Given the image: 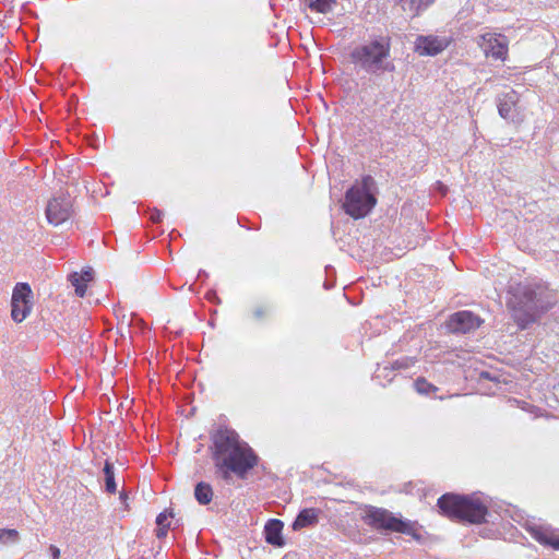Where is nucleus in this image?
<instances>
[{
  "mask_svg": "<svg viewBox=\"0 0 559 559\" xmlns=\"http://www.w3.org/2000/svg\"><path fill=\"white\" fill-rule=\"evenodd\" d=\"M194 498L200 504H209L213 499L212 486L204 481L198 483L194 488Z\"/></svg>",
  "mask_w": 559,
  "mask_h": 559,
  "instance_id": "f3484780",
  "label": "nucleus"
},
{
  "mask_svg": "<svg viewBox=\"0 0 559 559\" xmlns=\"http://www.w3.org/2000/svg\"><path fill=\"white\" fill-rule=\"evenodd\" d=\"M404 11L417 15L421 10L427 9L435 0H396Z\"/></svg>",
  "mask_w": 559,
  "mask_h": 559,
  "instance_id": "a211bd4d",
  "label": "nucleus"
},
{
  "mask_svg": "<svg viewBox=\"0 0 559 559\" xmlns=\"http://www.w3.org/2000/svg\"><path fill=\"white\" fill-rule=\"evenodd\" d=\"M49 552H50V556L52 559H59L60 558V549L55 546V545H50L49 546Z\"/></svg>",
  "mask_w": 559,
  "mask_h": 559,
  "instance_id": "a878e982",
  "label": "nucleus"
},
{
  "mask_svg": "<svg viewBox=\"0 0 559 559\" xmlns=\"http://www.w3.org/2000/svg\"><path fill=\"white\" fill-rule=\"evenodd\" d=\"M545 290L531 285L519 286L509 301L512 310V318L521 329L535 322L540 312L548 310L551 302L545 300Z\"/></svg>",
  "mask_w": 559,
  "mask_h": 559,
  "instance_id": "f03ea898",
  "label": "nucleus"
},
{
  "mask_svg": "<svg viewBox=\"0 0 559 559\" xmlns=\"http://www.w3.org/2000/svg\"><path fill=\"white\" fill-rule=\"evenodd\" d=\"M205 271H202V273L198 274V277L204 276Z\"/></svg>",
  "mask_w": 559,
  "mask_h": 559,
  "instance_id": "473e14b6",
  "label": "nucleus"
},
{
  "mask_svg": "<svg viewBox=\"0 0 559 559\" xmlns=\"http://www.w3.org/2000/svg\"><path fill=\"white\" fill-rule=\"evenodd\" d=\"M389 56L390 45L379 40L359 46L352 52V59L357 66L376 75L394 71V64L388 60Z\"/></svg>",
  "mask_w": 559,
  "mask_h": 559,
  "instance_id": "20e7f679",
  "label": "nucleus"
},
{
  "mask_svg": "<svg viewBox=\"0 0 559 559\" xmlns=\"http://www.w3.org/2000/svg\"><path fill=\"white\" fill-rule=\"evenodd\" d=\"M309 9L319 13H328L332 11L335 3L334 0H306Z\"/></svg>",
  "mask_w": 559,
  "mask_h": 559,
  "instance_id": "aec40b11",
  "label": "nucleus"
},
{
  "mask_svg": "<svg viewBox=\"0 0 559 559\" xmlns=\"http://www.w3.org/2000/svg\"><path fill=\"white\" fill-rule=\"evenodd\" d=\"M167 528L166 526H158L157 531H156V536L157 538H163L167 535Z\"/></svg>",
  "mask_w": 559,
  "mask_h": 559,
  "instance_id": "bb28decb",
  "label": "nucleus"
},
{
  "mask_svg": "<svg viewBox=\"0 0 559 559\" xmlns=\"http://www.w3.org/2000/svg\"><path fill=\"white\" fill-rule=\"evenodd\" d=\"M319 510L317 509H304L301 510L295 521L293 522V530L299 531L304 527L312 526L318 523Z\"/></svg>",
  "mask_w": 559,
  "mask_h": 559,
  "instance_id": "2eb2a0df",
  "label": "nucleus"
},
{
  "mask_svg": "<svg viewBox=\"0 0 559 559\" xmlns=\"http://www.w3.org/2000/svg\"><path fill=\"white\" fill-rule=\"evenodd\" d=\"M162 217H163V212L157 210V209H154L152 212H151V217L150 219L153 222V223H159L162 221Z\"/></svg>",
  "mask_w": 559,
  "mask_h": 559,
  "instance_id": "393cba45",
  "label": "nucleus"
},
{
  "mask_svg": "<svg viewBox=\"0 0 559 559\" xmlns=\"http://www.w3.org/2000/svg\"><path fill=\"white\" fill-rule=\"evenodd\" d=\"M481 323L483 320L478 316L464 310L453 313L449 318L447 326L452 333L466 334L479 328Z\"/></svg>",
  "mask_w": 559,
  "mask_h": 559,
  "instance_id": "9d476101",
  "label": "nucleus"
},
{
  "mask_svg": "<svg viewBox=\"0 0 559 559\" xmlns=\"http://www.w3.org/2000/svg\"><path fill=\"white\" fill-rule=\"evenodd\" d=\"M498 111L501 118L513 123L521 122V116L519 110V94L511 90L506 93H501L496 98Z\"/></svg>",
  "mask_w": 559,
  "mask_h": 559,
  "instance_id": "1a4fd4ad",
  "label": "nucleus"
},
{
  "mask_svg": "<svg viewBox=\"0 0 559 559\" xmlns=\"http://www.w3.org/2000/svg\"><path fill=\"white\" fill-rule=\"evenodd\" d=\"M20 539V534L14 528H0V544L9 545L15 544Z\"/></svg>",
  "mask_w": 559,
  "mask_h": 559,
  "instance_id": "4be33fe9",
  "label": "nucleus"
},
{
  "mask_svg": "<svg viewBox=\"0 0 559 559\" xmlns=\"http://www.w3.org/2000/svg\"><path fill=\"white\" fill-rule=\"evenodd\" d=\"M449 45L445 37L433 35H420L415 41V51L420 56H436L442 52Z\"/></svg>",
  "mask_w": 559,
  "mask_h": 559,
  "instance_id": "f8f14e48",
  "label": "nucleus"
},
{
  "mask_svg": "<svg viewBox=\"0 0 559 559\" xmlns=\"http://www.w3.org/2000/svg\"><path fill=\"white\" fill-rule=\"evenodd\" d=\"M212 442L216 475L227 484L233 480V475L246 479L259 462L252 448L233 429L218 428L212 436Z\"/></svg>",
  "mask_w": 559,
  "mask_h": 559,
  "instance_id": "f257e3e1",
  "label": "nucleus"
},
{
  "mask_svg": "<svg viewBox=\"0 0 559 559\" xmlns=\"http://www.w3.org/2000/svg\"><path fill=\"white\" fill-rule=\"evenodd\" d=\"M173 516H174L173 511H169V512L165 511V512L159 513L156 518L157 526L169 527V523H166V521L168 520V518H173Z\"/></svg>",
  "mask_w": 559,
  "mask_h": 559,
  "instance_id": "5701e85b",
  "label": "nucleus"
},
{
  "mask_svg": "<svg viewBox=\"0 0 559 559\" xmlns=\"http://www.w3.org/2000/svg\"><path fill=\"white\" fill-rule=\"evenodd\" d=\"M414 386L416 391L421 395H430L439 390L435 384L428 382L423 377L416 379V381L414 382Z\"/></svg>",
  "mask_w": 559,
  "mask_h": 559,
  "instance_id": "412c9836",
  "label": "nucleus"
},
{
  "mask_svg": "<svg viewBox=\"0 0 559 559\" xmlns=\"http://www.w3.org/2000/svg\"><path fill=\"white\" fill-rule=\"evenodd\" d=\"M362 521L376 530H384L411 535L419 540L417 523L395 516L391 511L373 506H366Z\"/></svg>",
  "mask_w": 559,
  "mask_h": 559,
  "instance_id": "423d86ee",
  "label": "nucleus"
},
{
  "mask_svg": "<svg viewBox=\"0 0 559 559\" xmlns=\"http://www.w3.org/2000/svg\"><path fill=\"white\" fill-rule=\"evenodd\" d=\"M126 498H127L126 493H124V492H120V499H121L122 501H124V499H126Z\"/></svg>",
  "mask_w": 559,
  "mask_h": 559,
  "instance_id": "c756f323",
  "label": "nucleus"
},
{
  "mask_svg": "<svg viewBox=\"0 0 559 559\" xmlns=\"http://www.w3.org/2000/svg\"><path fill=\"white\" fill-rule=\"evenodd\" d=\"M374 188L376 181L369 175L362 177L359 183L352 186L345 194V213L355 219L367 216L377 203Z\"/></svg>",
  "mask_w": 559,
  "mask_h": 559,
  "instance_id": "39448f33",
  "label": "nucleus"
},
{
  "mask_svg": "<svg viewBox=\"0 0 559 559\" xmlns=\"http://www.w3.org/2000/svg\"><path fill=\"white\" fill-rule=\"evenodd\" d=\"M32 289L27 283H17L13 289L11 298V317L20 323L29 314Z\"/></svg>",
  "mask_w": 559,
  "mask_h": 559,
  "instance_id": "0eeeda50",
  "label": "nucleus"
},
{
  "mask_svg": "<svg viewBox=\"0 0 559 559\" xmlns=\"http://www.w3.org/2000/svg\"><path fill=\"white\" fill-rule=\"evenodd\" d=\"M205 271H202V273L198 274V277L204 276Z\"/></svg>",
  "mask_w": 559,
  "mask_h": 559,
  "instance_id": "7c9ffc66",
  "label": "nucleus"
},
{
  "mask_svg": "<svg viewBox=\"0 0 559 559\" xmlns=\"http://www.w3.org/2000/svg\"><path fill=\"white\" fill-rule=\"evenodd\" d=\"M205 271H202V273L198 274V277L204 276Z\"/></svg>",
  "mask_w": 559,
  "mask_h": 559,
  "instance_id": "2f4dec72",
  "label": "nucleus"
},
{
  "mask_svg": "<svg viewBox=\"0 0 559 559\" xmlns=\"http://www.w3.org/2000/svg\"><path fill=\"white\" fill-rule=\"evenodd\" d=\"M105 476V488L109 493H115L117 491V485L115 481V467L114 464L109 461L105 462L104 468Z\"/></svg>",
  "mask_w": 559,
  "mask_h": 559,
  "instance_id": "6ab92c4d",
  "label": "nucleus"
},
{
  "mask_svg": "<svg viewBox=\"0 0 559 559\" xmlns=\"http://www.w3.org/2000/svg\"><path fill=\"white\" fill-rule=\"evenodd\" d=\"M207 298H209L210 300H213V299L218 300V298H217V296H216L215 292H209V293H207Z\"/></svg>",
  "mask_w": 559,
  "mask_h": 559,
  "instance_id": "c85d7f7f",
  "label": "nucleus"
},
{
  "mask_svg": "<svg viewBox=\"0 0 559 559\" xmlns=\"http://www.w3.org/2000/svg\"><path fill=\"white\" fill-rule=\"evenodd\" d=\"M284 524L281 520H269L264 526L265 540L275 547H283L285 540L282 536Z\"/></svg>",
  "mask_w": 559,
  "mask_h": 559,
  "instance_id": "4468645a",
  "label": "nucleus"
},
{
  "mask_svg": "<svg viewBox=\"0 0 559 559\" xmlns=\"http://www.w3.org/2000/svg\"><path fill=\"white\" fill-rule=\"evenodd\" d=\"M73 213L72 201L69 197H55L48 201L46 206V217L49 224L59 226L68 221Z\"/></svg>",
  "mask_w": 559,
  "mask_h": 559,
  "instance_id": "6e6552de",
  "label": "nucleus"
},
{
  "mask_svg": "<svg viewBox=\"0 0 559 559\" xmlns=\"http://www.w3.org/2000/svg\"><path fill=\"white\" fill-rule=\"evenodd\" d=\"M441 513L452 520L481 523L488 513L487 507L479 500L455 493H444L438 499Z\"/></svg>",
  "mask_w": 559,
  "mask_h": 559,
  "instance_id": "7ed1b4c3",
  "label": "nucleus"
},
{
  "mask_svg": "<svg viewBox=\"0 0 559 559\" xmlns=\"http://www.w3.org/2000/svg\"><path fill=\"white\" fill-rule=\"evenodd\" d=\"M93 269L88 267L86 270H83L81 274L73 273L69 276V281L71 284L75 287V293L78 296L83 297L86 290V286L83 283L91 282L93 280Z\"/></svg>",
  "mask_w": 559,
  "mask_h": 559,
  "instance_id": "dca6fc26",
  "label": "nucleus"
},
{
  "mask_svg": "<svg viewBox=\"0 0 559 559\" xmlns=\"http://www.w3.org/2000/svg\"><path fill=\"white\" fill-rule=\"evenodd\" d=\"M528 532L544 546L551 547L552 549H559V530L552 528L549 525H537L531 524L527 526Z\"/></svg>",
  "mask_w": 559,
  "mask_h": 559,
  "instance_id": "ddd939ff",
  "label": "nucleus"
},
{
  "mask_svg": "<svg viewBox=\"0 0 559 559\" xmlns=\"http://www.w3.org/2000/svg\"><path fill=\"white\" fill-rule=\"evenodd\" d=\"M479 46L487 57L504 59L508 52V45L504 36L486 33L480 36Z\"/></svg>",
  "mask_w": 559,
  "mask_h": 559,
  "instance_id": "9b49d317",
  "label": "nucleus"
},
{
  "mask_svg": "<svg viewBox=\"0 0 559 559\" xmlns=\"http://www.w3.org/2000/svg\"><path fill=\"white\" fill-rule=\"evenodd\" d=\"M252 313H253V318L257 321H261V320H263L266 317L267 308L264 307V306H258V307L254 308Z\"/></svg>",
  "mask_w": 559,
  "mask_h": 559,
  "instance_id": "b1692460",
  "label": "nucleus"
},
{
  "mask_svg": "<svg viewBox=\"0 0 559 559\" xmlns=\"http://www.w3.org/2000/svg\"><path fill=\"white\" fill-rule=\"evenodd\" d=\"M480 378L481 379H489V380H492L493 378L490 377V373L487 372V371H483L480 372Z\"/></svg>",
  "mask_w": 559,
  "mask_h": 559,
  "instance_id": "cd10ccee",
  "label": "nucleus"
}]
</instances>
